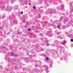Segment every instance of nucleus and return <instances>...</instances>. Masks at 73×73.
Here are the masks:
<instances>
[{
    "mask_svg": "<svg viewBox=\"0 0 73 73\" xmlns=\"http://www.w3.org/2000/svg\"><path fill=\"white\" fill-rule=\"evenodd\" d=\"M47 45H49V44H47Z\"/></svg>",
    "mask_w": 73,
    "mask_h": 73,
    "instance_id": "nucleus-11",
    "label": "nucleus"
},
{
    "mask_svg": "<svg viewBox=\"0 0 73 73\" xmlns=\"http://www.w3.org/2000/svg\"><path fill=\"white\" fill-rule=\"evenodd\" d=\"M52 67V66H51L50 67L51 68Z\"/></svg>",
    "mask_w": 73,
    "mask_h": 73,
    "instance_id": "nucleus-15",
    "label": "nucleus"
},
{
    "mask_svg": "<svg viewBox=\"0 0 73 73\" xmlns=\"http://www.w3.org/2000/svg\"><path fill=\"white\" fill-rule=\"evenodd\" d=\"M46 60H49V58L48 57H46L45 59Z\"/></svg>",
    "mask_w": 73,
    "mask_h": 73,
    "instance_id": "nucleus-2",
    "label": "nucleus"
},
{
    "mask_svg": "<svg viewBox=\"0 0 73 73\" xmlns=\"http://www.w3.org/2000/svg\"><path fill=\"white\" fill-rule=\"evenodd\" d=\"M45 70L46 73H48L49 72V71L48 70V67L46 66L45 68Z\"/></svg>",
    "mask_w": 73,
    "mask_h": 73,
    "instance_id": "nucleus-1",
    "label": "nucleus"
},
{
    "mask_svg": "<svg viewBox=\"0 0 73 73\" xmlns=\"http://www.w3.org/2000/svg\"><path fill=\"white\" fill-rule=\"evenodd\" d=\"M15 56H16V55H15Z\"/></svg>",
    "mask_w": 73,
    "mask_h": 73,
    "instance_id": "nucleus-16",
    "label": "nucleus"
},
{
    "mask_svg": "<svg viewBox=\"0 0 73 73\" xmlns=\"http://www.w3.org/2000/svg\"><path fill=\"white\" fill-rule=\"evenodd\" d=\"M12 55L13 56H14V54L13 53H12Z\"/></svg>",
    "mask_w": 73,
    "mask_h": 73,
    "instance_id": "nucleus-9",
    "label": "nucleus"
},
{
    "mask_svg": "<svg viewBox=\"0 0 73 73\" xmlns=\"http://www.w3.org/2000/svg\"><path fill=\"white\" fill-rule=\"evenodd\" d=\"M23 12H21V14H23Z\"/></svg>",
    "mask_w": 73,
    "mask_h": 73,
    "instance_id": "nucleus-5",
    "label": "nucleus"
},
{
    "mask_svg": "<svg viewBox=\"0 0 73 73\" xmlns=\"http://www.w3.org/2000/svg\"><path fill=\"white\" fill-rule=\"evenodd\" d=\"M42 51H43V49H42Z\"/></svg>",
    "mask_w": 73,
    "mask_h": 73,
    "instance_id": "nucleus-14",
    "label": "nucleus"
},
{
    "mask_svg": "<svg viewBox=\"0 0 73 73\" xmlns=\"http://www.w3.org/2000/svg\"><path fill=\"white\" fill-rule=\"evenodd\" d=\"M33 8L34 9H36V7L35 6H34L33 7Z\"/></svg>",
    "mask_w": 73,
    "mask_h": 73,
    "instance_id": "nucleus-4",
    "label": "nucleus"
},
{
    "mask_svg": "<svg viewBox=\"0 0 73 73\" xmlns=\"http://www.w3.org/2000/svg\"><path fill=\"white\" fill-rule=\"evenodd\" d=\"M28 31H31V29H28Z\"/></svg>",
    "mask_w": 73,
    "mask_h": 73,
    "instance_id": "nucleus-7",
    "label": "nucleus"
},
{
    "mask_svg": "<svg viewBox=\"0 0 73 73\" xmlns=\"http://www.w3.org/2000/svg\"><path fill=\"white\" fill-rule=\"evenodd\" d=\"M62 8H64V6H63V7H62Z\"/></svg>",
    "mask_w": 73,
    "mask_h": 73,
    "instance_id": "nucleus-12",
    "label": "nucleus"
},
{
    "mask_svg": "<svg viewBox=\"0 0 73 73\" xmlns=\"http://www.w3.org/2000/svg\"><path fill=\"white\" fill-rule=\"evenodd\" d=\"M52 36H50V37H52Z\"/></svg>",
    "mask_w": 73,
    "mask_h": 73,
    "instance_id": "nucleus-13",
    "label": "nucleus"
},
{
    "mask_svg": "<svg viewBox=\"0 0 73 73\" xmlns=\"http://www.w3.org/2000/svg\"><path fill=\"white\" fill-rule=\"evenodd\" d=\"M29 5H31V3H29Z\"/></svg>",
    "mask_w": 73,
    "mask_h": 73,
    "instance_id": "nucleus-10",
    "label": "nucleus"
},
{
    "mask_svg": "<svg viewBox=\"0 0 73 73\" xmlns=\"http://www.w3.org/2000/svg\"><path fill=\"white\" fill-rule=\"evenodd\" d=\"M58 28H60V26H58Z\"/></svg>",
    "mask_w": 73,
    "mask_h": 73,
    "instance_id": "nucleus-8",
    "label": "nucleus"
},
{
    "mask_svg": "<svg viewBox=\"0 0 73 73\" xmlns=\"http://www.w3.org/2000/svg\"><path fill=\"white\" fill-rule=\"evenodd\" d=\"M70 41L71 42H73V39H71Z\"/></svg>",
    "mask_w": 73,
    "mask_h": 73,
    "instance_id": "nucleus-3",
    "label": "nucleus"
},
{
    "mask_svg": "<svg viewBox=\"0 0 73 73\" xmlns=\"http://www.w3.org/2000/svg\"><path fill=\"white\" fill-rule=\"evenodd\" d=\"M64 43H65V42H64V43H63L62 44L63 45H64Z\"/></svg>",
    "mask_w": 73,
    "mask_h": 73,
    "instance_id": "nucleus-6",
    "label": "nucleus"
}]
</instances>
